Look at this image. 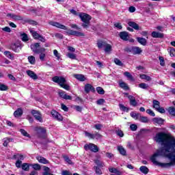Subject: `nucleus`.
I'll use <instances>...</instances> for the list:
<instances>
[{
  "instance_id": "bf43d9fd",
  "label": "nucleus",
  "mask_w": 175,
  "mask_h": 175,
  "mask_svg": "<svg viewBox=\"0 0 175 175\" xmlns=\"http://www.w3.org/2000/svg\"><path fill=\"white\" fill-rule=\"evenodd\" d=\"M147 114H149V116H151L152 117H155V113L151 109H147L146 110Z\"/></svg>"
},
{
  "instance_id": "9b49d317",
  "label": "nucleus",
  "mask_w": 175,
  "mask_h": 175,
  "mask_svg": "<svg viewBox=\"0 0 175 175\" xmlns=\"http://www.w3.org/2000/svg\"><path fill=\"white\" fill-rule=\"evenodd\" d=\"M50 25H52L53 27H56V28H59L60 29H64L66 31L68 29V27L59 23L51 21L49 22Z\"/></svg>"
},
{
  "instance_id": "680f3d73",
  "label": "nucleus",
  "mask_w": 175,
  "mask_h": 175,
  "mask_svg": "<svg viewBox=\"0 0 175 175\" xmlns=\"http://www.w3.org/2000/svg\"><path fill=\"white\" fill-rule=\"evenodd\" d=\"M8 90V86L6 85L0 83V91H6Z\"/></svg>"
},
{
  "instance_id": "412c9836",
  "label": "nucleus",
  "mask_w": 175,
  "mask_h": 175,
  "mask_svg": "<svg viewBox=\"0 0 175 175\" xmlns=\"http://www.w3.org/2000/svg\"><path fill=\"white\" fill-rule=\"evenodd\" d=\"M74 77L77 79V80H79V81H85L86 80L85 77H84L83 75L76 74L74 75Z\"/></svg>"
},
{
  "instance_id": "423d86ee",
  "label": "nucleus",
  "mask_w": 175,
  "mask_h": 175,
  "mask_svg": "<svg viewBox=\"0 0 175 175\" xmlns=\"http://www.w3.org/2000/svg\"><path fill=\"white\" fill-rule=\"evenodd\" d=\"M31 114L34 118L39 122H43V118H42V113L38 110L33 109L31 110Z\"/></svg>"
},
{
  "instance_id": "4d7b16f0",
  "label": "nucleus",
  "mask_w": 175,
  "mask_h": 175,
  "mask_svg": "<svg viewBox=\"0 0 175 175\" xmlns=\"http://www.w3.org/2000/svg\"><path fill=\"white\" fill-rule=\"evenodd\" d=\"M157 111H159V113H161V114H165L166 113V111L165 110L164 107H160L157 109H156Z\"/></svg>"
},
{
  "instance_id": "4c0bfd02",
  "label": "nucleus",
  "mask_w": 175,
  "mask_h": 175,
  "mask_svg": "<svg viewBox=\"0 0 175 175\" xmlns=\"http://www.w3.org/2000/svg\"><path fill=\"white\" fill-rule=\"evenodd\" d=\"M113 62L116 64V65H118V66H124V63L121 62V60H120L118 58H115L113 59Z\"/></svg>"
},
{
  "instance_id": "de8ad7c7",
  "label": "nucleus",
  "mask_w": 175,
  "mask_h": 175,
  "mask_svg": "<svg viewBox=\"0 0 175 175\" xmlns=\"http://www.w3.org/2000/svg\"><path fill=\"white\" fill-rule=\"evenodd\" d=\"M31 166L35 171L40 170V169H42V167L38 163L31 164Z\"/></svg>"
},
{
  "instance_id": "603ef678",
  "label": "nucleus",
  "mask_w": 175,
  "mask_h": 175,
  "mask_svg": "<svg viewBox=\"0 0 175 175\" xmlns=\"http://www.w3.org/2000/svg\"><path fill=\"white\" fill-rule=\"evenodd\" d=\"M96 91H97L98 94H99L100 95H104V94H105V91H104L103 88H102L100 87H97Z\"/></svg>"
},
{
  "instance_id": "f704fd0d",
  "label": "nucleus",
  "mask_w": 175,
  "mask_h": 175,
  "mask_svg": "<svg viewBox=\"0 0 175 175\" xmlns=\"http://www.w3.org/2000/svg\"><path fill=\"white\" fill-rule=\"evenodd\" d=\"M44 172L42 173V175H54L51 173H50V167L44 166Z\"/></svg>"
},
{
  "instance_id": "13d9d810",
  "label": "nucleus",
  "mask_w": 175,
  "mask_h": 175,
  "mask_svg": "<svg viewBox=\"0 0 175 175\" xmlns=\"http://www.w3.org/2000/svg\"><path fill=\"white\" fill-rule=\"evenodd\" d=\"M96 174L100 175L103 174L102 170L99 167H94Z\"/></svg>"
},
{
  "instance_id": "f257e3e1",
  "label": "nucleus",
  "mask_w": 175,
  "mask_h": 175,
  "mask_svg": "<svg viewBox=\"0 0 175 175\" xmlns=\"http://www.w3.org/2000/svg\"><path fill=\"white\" fill-rule=\"evenodd\" d=\"M158 144L163 148L157 150L150 157V161L161 167L169 168L175 166V138L165 132H159L153 137Z\"/></svg>"
},
{
  "instance_id": "6e6552de",
  "label": "nucleus",
  "mask_w": 175,
  "mask_h": 175,
  "mask_svg": "<svg viewBox=\"0 0 175 175\" xmlns=\"http://www.w3.org/2000/svg\"><path fill=\"white\" fill-rule=\"evenodd\" d=\"M22 48H23V46H21V44L18 42L12 44L10 46L11 50L12 51H14V53H18Z\"/></svg>"
},
{
  "instance_id": "1a4fd4ad",
  "label": "nucleus",
  "mask_w": 175,
  "mask_h": 175,
  "mask_svg": "<svg viewBox=\"0 0 175 175\" xmlns=\"http://www.w3.org/2000/svg\"><path fill=\"white\" fill-rule=\"evenodd\" d=\"M129 51L130 53H132V54H133V55L142 54V53L143 52L142 49L139 46H133L130 49H129Z\"/></svg>"
},
{
  "instance_id": "37998d69",
  "label": "nucleus",
  "mask_w": 175,
  "mask_h": 175,
  "mask_svg": "<svg viewBox=\"0 0 175 175\" xmlns=\"http://www.w3.org/2000/svg\"><path fill=\"white\" fill-rule=\"evenodd\" d=\"M4 55L9 58V59H14V56L10 53V51H5Z\"/></svg>"
},
{
  "instance_id": "aec40b11",
  "label": "nucleus",
  "mask_w": 175,
  "mask_h": 175,
  "mask_svg": "<svg viewBox=\"0 0 175 175\" xmlns=\"http://www.w3.org/2000/svg\"><path fill=\"white\" fill-rule=\"evenodd\" d=\"M13 138L12 137H5L3 139V146L4 147H8V144L10 143V142H13Z\"/></svg>"
},
{
  "instance_id": "0e129e2a",
  "label": "nucleus",
  "mask_w": 175,
  "mask_h": 175,
  "mask_svg": "<svg viewBox=\"0 0 175 175\" xmlns=\"http://www.w3.org/2000/svg\"><path fill=\"white\" fill-rule=\"evenodd\" d=\"M130 129L133 132H135V131H137V125L136 124H131L130 125Z\"/></svg>"
},
{
  "instance_id": "f03ea898",
  "label": "nucleus",
  "mask_w": 175,
  "mask_h": 175,
  "mask_svg": "<svg viewBox=\"0 0 175 175\" xmlns=\"http://www.w3.org/2000/svg\"><path fill=\"white\" fill-rule=\"evenodd\" d=\"M52 81L54 83L58 84L62 88L66 91L70 90V86L66 84V79L62 76H55L52 78Z\"/></svg>"
},
{
  "instance_id": "dca6fc26",
  "label": "nucleus",
  "mask_w": 175,
  "mask_h": 175,
  "mask_svg": "<svg viewBox=\"0 0 175 175\" xmlns=\"http://www.w3.org/2000/svg\"><path fill=\"white\" fill-rule=\"evenodd\" d=\"M26 73L27 76H29V77H31V79H32L33 80H38V77L36 73H35V72L31 70H28L26 71Z\"/></svg>"
},
{
  "instance_id": "20e7f679",
  "label": "nucleus",
  "mask_w": 175,
  "mask_h": 175,
  "mask_svg": "<svg viewBox=\"0 0 175 175\" xmlns=\"http://www.w3.org/2000/svg\"><path fill=\"white\" fill-rule=\"evenodd\" d=\"M34 131L36 133V136L38 139H46L47 136V131L44 127L37 126L34 128Z\"/></svg>"
},
{
  "instance_id": "c85d7f7f",
  "label": "nucleus",
  "mask_w": 175,
  "mask_h": 175,
  "mask_svg": "<svg viewBox=\"0 0 175 175\" xmlns=\"http://www.w3.org/2000/svg\"><path fill=\"white\" fill-rule=\"evenodd\" d=\"M139 170L144 174H148V172H150V170H148V167L144 165L141 166L139 167Z\"/></svg>"
},
{
  "instance_id": "3c124183",
  "label": "nucleus",
  "mask_w": 175,
  "mask_h": 175,
  "mask_svg": "<svg viewBox=\"0 0 175 175\" xmlns=\"http://www.w3.org/2000/svg\"><path fill=\"white\" fill-rule=\"evenodd\" d=\"M139 88H142V90H147L148 88V84L146 83H142L139 84Z\"/></svg>"
},
{
  "instance_id": "b1692460",
  "label": "nucleus",
  "mask_w": 175,
  "mask_h": 175,
  "mask_svg": "<svg viewBox=\"0 0 175 175\" xmlns=\"http://www.w3.org/2000/svg\"><path fill=\"white\" fill-rule=\"evenodd\" d=\"M118 150L121 155H123L124 157L126 156V150H125L122 146H118Z\"/></svg>"
},
{
  "instance_id": "79ce46f5",
  "label": "nucleus",
  "mask_w": 175,
  "mask_h": 175,
  "mask_svg": "<svg viewBox=\"0 0 175 175\" xmlns=\"http://www.w3.org/2000/svg\"><path fill=\"white\" fill-rule=\"evenodd\" d=\"M138 120L141 121V122H148V118H147L146 116H142V115H139V118Z\"/></svg>"
},
{
  "instance_id": "774afa93",
  "label": "nucleus",
  "mask_w": 175,
  "mask_h": 175,
  "mask_svg": "<svg viewBox=\"0 0 175 175\" xmlns=\"http://www.w3.org/2000/svg\"><path fill=\"white\" fill-rule=\"evenodd\" d=\"M170 56L175 57V49L174 48H172L170 49Z\"/></svg>"
},
{
  "instance_id": "f3484780",
  "label": "nucleus",
  "mask_w": 175,
  "mask_h": 175,
  "mask_svg": "<svg viewBox=\"0 0 175 175\" xmlns=\"http://www.w3.org/2000/svg\"><path fill=\"white\" fill-rule=\"evenodd\" d=\"M84 90L86 94H88L90 91H92V92H95V88H94V86H92V85L90 83H87L86 85H85Z\"/></svg>"
},
{
  "instance_id": "e2e57ef3",
  "label": "nucleus",
  "mask_w": 175,
  "mask_h": 175,
  "mask_svg": "<svg viewBox=\"0 0 175 175\" xmlns=\"http://www.w3.org/2000/svg\"><path fill=\"white\" fill-rule=\"evenodd\" d=\"M53 54L57 59H59V58H61V56H59V53H58V51H57V49H55L53 51Z\"/></svg>"
},
{
  "instance_id": "a18cd8bd",
  "label": "nucleus",
  "mask_w": 175,
  "mask_h": 175,
  "mask_svg": "<svg viewBox=\"0 0 175 175\" xmlns=\"http://www.w3.org/2000/svg\"><path fill=\"white\" fill-rule=\"evenodd\" d=\"M168 113H170L171 116H174V117H175V107H170L168 108Z\"/></svg>"
},
{
  "instance_id": "c9c22d12",
  "label": "nucleus",
  "mask_w": 175,
  "mask_h": 175,
  "mask_svg": "<svg viewBox=\"0 0 175 175\" xmlns=\"http://www.w3.org/2000/svg\"><path fill=\"white\" fill-rule=\"evenodd\" d=\"M140 79L142 80H146L147 81H151V77L148 76L145 74H142L139 75Z\"/></svg>"
},
{
  "instance_id": "393cba45",
  "label": "nucleus",
  "mask_w": 175,
  "mask_h": 175,
  "mask_svg": "<svg viewBox=\"0 0 175 175\" xmlns=\"http://www.w3.org/2000/svg\"><path fill=\"white\" fill-rule=\"evenodd\" d=\"M29 166H31V164L27 163H24L22 165L21 164L22 170H24L25 172H29Z\"/></svg>"
},
{
  "instance_id": "052dcab7",
  "label": "nucleus",
  "mask_w": 175,
  "mask_h": 175,
  "mask_svg": "<svg viewBox=\"0 0 175 175\" xmlns=\"http://www.w3.org/2000/svg\"><path fill=\"white\" fill-rule=\"evenodd\" d=\"M159 59L160 61V65L161 66H163L165 65V59L163 58V57H159Z\"/></svg>"
},
{
  "instance_id": "4be33fe9",
  "label": "nucleus",
  "mask_w": 175,
  "mask_h": 175,
  "mask_svg": "<svg viewBox=\"0 0 175 175\" xmlns=\"http://www.w3.org/2000/svg\"><path fill=\"white\" fill-rule=\"evenodd\" d=\"M119 86L120 88L122 90H124L125 91H128L129 90V86H128V84L126 83L125 82L120 81L119 82Z\"/></svg>"
},
{
  "instance_id": "a19ab883",
  "label": "nucleus",
  "mask_w": 175,
  "mask_h": 175,
  "mask_svg": "<svg viewBox=\"0 0 175 175\" xmlns=\"http://www.w3.org/2000/svg\"><path fill=\"white\" fill-rule=\"evenodd\" d=\"M30 33H31L33 38L34 39H38L39 37L40 36V34L38 33V32L33 31V30H30Z\"/></svg>"
},
{
  "instance_id": "72a5a7b5",
  "label": "nucleus",
  "mask_w": 175,
  "mask_h": 175,
  "mask_svg": "<svg viewBox=\"0 0 175 175\" xmlns=\"http://www.w3.org/2000/svg\"><path fill=\"white\" fill-rule=\"evenodd\" d=\"M153 108L157 110L161 107V103L157 100H153Z\"/></svg>"
},
{
  "instance_id": "f8f14e48",
  "label": "nucleus",
  "mask_w": 175,
  "mask_h": 175,
  "mask_svg": "<svg viewBox=\"0 0 175 175\" xmlns=\"http://www.w3.org/2000/svg\"><path fill=\"white\" fill-rule=\"evenodd\" d=\"M58 94L60 98L66 99V100H72V96L66 94V92H64L63 90H59Z\"/></svg>"
},
{
  "instance_id": "9d476101",
  "label": "nucleus",
  "mask_w": 175,
  "mask_h": 175,
  "mask_svg": "<svg viewBox=\"0 0 175 175\" xmlns=\"http://www.w3.org/2000/svg\"><path fill=\"white\" fill-rule=\"evenodd\" d=\"M51 114L52 117H53L55 120H57V121H62V120H64L62 116H61V114H59V113H58L55 110H52L51 111Z\"/></svg>"
},
{
  "instance_id": "a211bd4d",
  "label": "nucleus",
  "mask_w": 175,
  "mask_h": 175,
  "mask_svg": "<svg viewBox=\"0 0 175 175\" xmlns=\"http://www.w3.org/2000/svg\"><path fill=\"white\" fill-rule=\"evenodd\" d=\"M36 159L40 163H43L44 165H47V163H49V160L46 159V158L42 156H38Z\"/></svg>"
},
{
  "instance_id": "e433bc0d",
  "label": "nucleus",
  "mask_w": 175,
  "mask_h": 175,
  "mask_svg": "<svg viewBox=\"0 0 175 175\" xmlns=\"http://www.w3.org/2000/svg\"><path fill=\"white\" fill-rule=\"evenodd\" d=\"M124 76H125L126 77L129 79V80H131V81H134V80H135L133 79V76H132V75H131V72H124Z\"/></svg>"
},
{
  "instance_id": "ea45409f",
  "label": "nucleus",
  "mask_w": 175,
  "mask_h": 175,
  "mask_svg": "<svg viewBox=\"0 0 175 175\" xmlns=\"http://www.w3.org/2000/svg\"><path fill=\"white\" fill-rule=\"evenodd\" d=\"M104 51L107 54H110L111 53V45L108 44L104 49Z\"/></svg>"
},
{
  "instance_id": "2eb2a0df",
  "label": "nucleus",
  "mask_w": 175,
  "mask_h": 175,
  "mask_svg": "<svg viewBox=\"0 0 175 175\" xmlns=\"http://www.w3.org/2000/svg\"><path fill=\"white\" fill-rule=\"evenodd\" d=\"M68 35H72L73 36H84V33L79 32L72 29H69L67 31Z\"/></svg>"
},
{
  "instance_id": "39448f33",
  "label": "nucleus",
  "mask_w": 175,
  "mask_h": 175,
  "mask_svg": "<svg viewBox=\"0 0 175 175\" xmlns=\"http://www.w3.org/2000/svg\"><path fill=\"white\" fill-rule=\"evenodd\" d=\"M13 158L14 159H18L15 163V165L18 169H20V167H21L23 161H24V155L18 154L16 155H14Z\"/></svg>"
},
{
  "instance_id": "49530a36",
  "label": "nucleus",
  "mask_w": 175,
  "mask_h": 175,
  "mask_svg": "<svg viewBox=\"0 0 175 175\" xmlns=\"http://www.w3.org/2000/svg\"><path fill=\"white\" fill-rule=\"evenodd\" d=\"M66 57H68V58H70V59H76L77 58L76 54L72 53H66Z\"/></svg>"
},
{
  "instance_id": "864d4df0",
  "label": "nucleus",
  "mask_w": 175,
  "mask_h": 175,
  "mask_svg": "<svg viewBox=\"0 0 175 175\" xmlns=\"http://www.w3.org/2000/svg\"><path fill=\"white\" fill-rule=\"evenodd\" d=\"M116 133L119 137H124V132L122 130H116Z\"/></svg>"
},
{
  "instance_id": "58836bf2",
  "label": "nucleus",
  "mask_w": 175,
  "mask_h": 175,
  "mask_svg": "<svg viewBox=\"0 0 175 175\" xmlns=\"http://www.w3.org/2000/svg\"><path fill=\"white\" fill-rule=\"evenodd\" d=\"M131 117H132L133 118H134V120H139V117H140V113H135V112H131L130 113Z\"/></svg>"
},
{
  "instance_id": "0eeeda50",
  "label": "nucleus",
  "mask_w": 175,
  "mask_h": 175,
  "mask_svg": "<svg viewBox=\"0 0 175 175\" xmlns=\"http://www.w3.org/2000/svg\"><path fill=\"white\" fill-rule=\"evenodd\" d=\"M84 148L86 151L87 150H90V151L92 152H98L99 151V148H98V146L94 144H85L84 146Z\"/></svg>"
},
{
  "instance_id": "6ab92c4d",
  "label": "nucleus",
  "mask_w": 175,
  "mask_h": 175,
  "mask_svg": "<svg viewBox=\"0 0 175 175\" xmlns=\"http://www.w3.org/2000/svg\"><path fill=\"white\" fill-rule=\"evenodd\" d=\"M129 100L130 102L131 106H133L134 107L137 106V102L136 101V98L133 96H129Z\"/></svg>"
},
{
  "instance_id": "7ed1b4c3",
  "label": "nucleus",
  "mask_w": 175,
  "mask_h": 175,
  "mask_svg": "<svg viewBox=\"0 0 175 175\" xmlns=\"http://www.w3.org/2000/svg\"><path fill=\"white\" fill-rule=\"evenodd\" d=\"M79 17L81 18V21L83 23L82 24L83 28H88L90 25V21L91 20V16L85 13H79Z\"/></svg>"
},
{
  "instance_id": "c756f323",
  "label": "nucleus",
  "mask_w": 175,
  "mask_h": 175,
  "mask_svg": "<svg viewBox=\"0 0 175 175\" xmlns=\"http://www.w3.org/2000/svg\"><path fill=\"white\" fill-rule=\"evenodd\" d=\"M46 51V49L44 48H39V49H33V52L36 54H42Z\"/></svg>"
},
{
  "instance_id": "09e8293b",
  "label": "nucleus",
  "mask_w": 175,
  "mask_h": 175,
  "mask_svg": "<svg viewBox=\"0 0 175 175\" xmlns=\"http://www.w3.org/2000/svg\"><path fill=\"white\" fill-rule=\"evenodd\" d=\"M28 61L29 64H31V65H35V62H36V60L35 59V57L33 56H29Z\"/></svg>"
},
{
  "instance_id": "bb28decb",
  "label": "nucleus",
  "mask_w": 175,
  "mask_h": 175,
  "mask_svg": "<svg viewBox=\"0 0 175 175\" xmlns=\"http://www.w3.org/2000/svg\"><path fill=\"white\" fill-rule=\"evenodd\" d=\"M153 122L155 124H159V125H162L165 120L162 119L161 118H154L152 119Z\"/></svg>"
},
{
  "instance_id": "a878e982",
  "label": "nucleus",
  "mask_w": 175,
  "mask_h": 175,
  "mask_svg": "<svg viewBox=\"0 0 175 175\" xmlns=\"http://www.w3.org/2000/svg\"><path fill=\"white\" fill-rule=\"evenodd\" d=\"M107 42L104 41H98L97 42V46L98 49H104L107 46Z\"/></svg>"
},
{
  "instance_id": "338daca9",
  "label": "nucleus",
  "mask_w": 175,
  "mask_h": 175,
  "mask_svg": "<svg viewBox=\"0 0 175 175\" xmlns=\"http://www.w3.org/2000/svg\"><path fill=\"white\" fill-rule=\"evenodd\" d=\"M62 175H72V173L68 170H64L62 172Z\"/></svg>"
},
{
  "instance_id": "473e14b6",
  "label": "nucleus",
  "mask_w": 175,
  "mask_h": 175,
  "mask_svg": "<svg viewBox=\"0 0 175 175\" xmlns=\"http://www.w3.org/2000/svg\"><path fill=\"white\" fill-rule=\"evenodd\" d=\"M94 163L97 165L95 167H103V166H105V163L99 159L95 160Z\"/></svg>"
},
{
  "instance_id": "7c9ffc66",
  "label": "nucleus",
  "mask_w": 175,
  "mask_h": 175,
  "mask_svg": "<svg viewBox=\"0 0 175 175\" xmlns=\"http://www.w3.org/2000/svg\"><path fill=\"white\" fill-rule=\"evenodd\" d=\"M152 38H163V33L157 32V31H153L152 32Z\"/></svg>"
},
{
  "instance_id": "5701e85b",
  "label": "nucleus",
  "mask_w": 175,
  "mask_h": 175,
  "mask_svg": "<svg viewBox=\"0 0 175 175\" xmlns=\"http://www.w3.org/2000/svg\"><path fill=\"white\" fill-rule=\"evenodd\" d=\"M128 25H129V27H131V28H133V29L139 31V25H137V23L130 21L128 23Z\"/></svg>"
},
{
  "instance_id": "6e6d98bb",
  "label": "nucleus",
  "mask_w": 175,
  "mask_h": 175,
  "mask_svg": "<svg viewBox=\"0 0 175 175\" xmlns=\"http://www.w3.org/2000/svg\"><path fill=\"white\" fill-rule=\"evenodd\" d=\"M85 136H86V137H89V139H94V134L88 131H85Z\"/></svg>"
},
{
  "instance_id": "ddd939ff",
  "label": "nucleus",
  "mask_w": 175,
  "mask_h": 175,
  "mask_svg": "<svg viewBox=\"0 0 175 175\" xmlns=\"http://www.w3.org/2000/svg\"><path fill=\"white\" fill-rule=\"evenodd\" d=\"M119 36L122 40H124V42H126L129 40V33L126 31H121L119 33Z\"/></svg>"
},
{
  "instance_id": "69168bd1",
  "label": "nucleus",
  "mask_w": 175,
  "mask_h": 175,
  "mask_svg": "<svg viewBox=\"0 0 175 175\" xmlns=\"http://www.w3.org/2000/svg\"><path fill=\"white\" fill-rule=\"evenodd\" d=\"M94 139H96L98 140V139H100L102 137V135L98 133H96L95 134H93Z\"/></svg>"
},
{
  "instance_id": "c03bdc74",
  "label": "nucleus",
  "mask_w": 175,
  "mask_h": 175,
  "mask_svg": "<svg viewBox=\"0 0 175 175\" xmlns=\"http://www.w3.org/2000/svg\"><path fill=\"white\" fill-rule=\"evenodd\" d=\"M21 38L23 42H28L29 40V39H28V35L25 33L21 34Z\"/></svg>"
},
{
  "instance_id": "cd10ccee",
  "label": "nucleus",
  "mask_w": 175,
  "mask_h": 175,
  "mask_svg": "<svg viewBox=\"0 0 175 175\" xmlns=\"http://www.w3.org/2000/svg\"><path fill=\"white\" fill-rule=\"evenodd\" d=\"M137 40L138 43H140L142 46H146L147 44V40H146V38L137 37Z\"/></svg>"
},
{
  "instance_id": "2f4dec72",
  "label": "nucleus",
  "mask_w": 175,
  "mask_h": 175,
  "mask_svg": "<svg viewBox=\"0 0 175 175\" xmlns=\"http://www.w3.org/2000/svg\"><path fill=\"white\" fill-rule=\"evenodd\" d=\"M22 114H23V109L21 108H18L17 110H16L14 112V117H21Z\"/></svg>"
},
{
  "instance_id": "8fccbe9b",
  "label": "nucleus",
  "mask_w": 175,
  "mask_h": 175,
  "mask_svg": "<svg viewBox=\"0 0 175 175\" xmlns=\"http://www.w3.org/2000/svg\"><path fill=\"white\" fill-rule=\"evenodd\" d=\"M119 107H120V110H122V111H126V113H128V111H129V108L125 107L122 104H120Z\"/></svg>"
},
{
  "instance_id": "4468645a",
  "label": "nucleus",
  "mask_w": 175,
  "mask_h": 175,
  "mask_svg": "<svg viewBox=\"0 0 175 175\" xmlns=\"http://www.w3.org/2000/svg\"><path fill=\"white\" fill-rule=\"evenodd\" d=\"M7 17H10V18H12V20H14L15 21H23V16L19 15H16L14 14H8Z\"/></svg>"
},
{
  "instance_id": "5fc2aeb1",
  "label": "nucleus",
  "mask_w": 175,
  "mask_h": 175,
  "mask_svg": "<svg viewBox=\"0 0 175 175\" xmlns=\"http://www.w3.org/2000/svg\"><path fill=\"white\" fill-rule=\"evenodd\" d=\"M38 47H40V43L39 42H36L34 44L31 45V49L32 51H33V49H38Z\"/></svg>"
}]
</instances>
